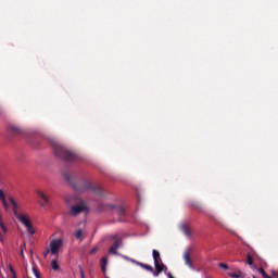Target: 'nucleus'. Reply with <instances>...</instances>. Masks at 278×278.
Wrapping results in <instances>:
<instances>
[{"label": "nucleus", "mask_w": 278, "mask_h": 278, "mask_svg": "<svg viewBox=\"0 0 278 278\" xmlns=\"http://www.w3.org/2000/svg\"><path fill=\"white\" fill-rule=\"evenodd\" d=\"M0 227L2 228V231H3L4 233L8 232V229H7V227L4 226V224H3V220H2L1 215H0Z\"/></svg>", "instance_id": "nucleus-21"}, {"label": "nucleus", "mask_w": 278, "mask_h": 278, "mask_svg": "<svg viewBox=\"0 0 278 278\" xmlns=\"http://www.w3.org/2000/svg\"><path fill=\"white\" fill-rule=\"evenodd\" d=\"M74 236H75L76 239H80L81 236H83V230H81V229L77 230V231L74 233Z\"/></svg>", "instance_id": "nucleus-23"}, {"label": "nucleus", "mask_w": 278, "mask_h": 278, "mask_svg": "<svg viewBox=\"0 0 278 278\" xmlns=\"http://www.w3.org/2000/svg\"><path fill=\"white\" fill-rule=\"evenodd\" d=\"M33 271L36 278H41L40 271L36 267H33Z\"/></svg>", "instance_id": "nucleus-24"}, {"label": "nucleus", "mask_w": 278, "mask_h": 278, "mask_svg": "<svg viewBox=\"0 0 278 278\" xmlns=\"http://www.w3.org/2000/svg\"><path fill=\"white\" fill-rule=\"evenodd\" d=\"M20 222L26 227L27 233L29 236H34L36 233L35 229L33 228L31 222L29 220L28 216H20Z\"/></svg>", "instance_id": "nucleus-6"}, {"label": "nucleus", "mask_w": 278, "mask_h": 278, "mask_svg": "<svg viewBox=\"0 0 278 278\" xmlns=\"http://www.w3.org/2000/svg\"><path fill=\"white\" fill-rule=\"evenodd\" d=\"M123 247V240L122 239H117L113 245L109 249V254L111 255H121L118 252H117V249L118 248H122Z\"/></svg>", "instance_id": "nucleus-8"}, {"label": "nucleus", "mask_w": 278, "mask_h": 278, "mask_svg": "<svg viewBox=\"0 0 278 278\" xmlns=\"http://www.w3.org/2000/svg\"><path fill=\"white\" fill-rule=\"evenodd\" d=\"M275 275H276V273L275 271H273V276L275 277Z\"/></svg>", "instance_id": "nucleus-36"}, {"label": "nucleus", "mask_w": 278, "mask_h": 278, "mask_svg": "<svg viewBox=\"0 0 278 278\" xmlns=\"http://www.w3.org/2000/svg\"><path fill=\"white\" fill-rule=\"evenodd\" d=\"M51 266H52L53 271L60 270V265H59L58 261H52Z\"/></svg>", "instance_id": "nucleus-18"}, {"label": "nucleus", "mask_w": 278, "mask_h": 278, "mask_svg": "<svg viewBox=\"0 0 278 278\" xmlns=\"http://www.w3.org/2000/svg\"><path fill=\"white\" fill-rule=\"evenodd\" d=\"M253 278H256V277H253Z\"/></svg>", "instance_id": "nucleus-39"}, {"label": "nucleus", "mask_w": 278, "mask_h": 278, "mask_svg": "<svg viewBox=\"0 0 278 278\" xmlns=\"http://www.w3.org/2000/svg\"><path fill=\"white\" fill-rule=\"evenodd\" d=\"M253 257H252V255L251 254H248V261H247V263L250 265V266H252L253 265Z\"/></svg>", "instance_id": "nucleus-25"}, {"label": "nucleus", "mask_w": 278, "mask_h": 278, "mask_svg": "<svg viewBox=\"0 0 278 278\" xmlns=\"http://www.w3.org/2000/svg\"><path fill=\"white\" fill-rule=\"evenodd\" d=\"M108 256H102V265L106 266L108 265Z\"/></svg>", "instance_id": "nucleus-26"}, {"label": "nucleus", "mask_w": 278, "mask_h": 278, "mask_svg": "<svg viewBox=\"0 0 278 278\" xmlns=\"http://www.w3.org/2000/svg\"><path fill=\"white\" fill-rule=\"evenodd\" d=\"M0 200L2 201V205L5 210H9V204L8 201L5 199V194L4 192L0 189Z\"/></svg>", "instance_id": "nucleus-14"}, {"label": "nucleus", "mask_w": 278, "mask_h": 278, "mask_svg": "<svg viewBox=\"0 0 278 278\" xmlns=\"http://www.w3.org/2000/svg\"><path fill=\"white\" fill-rule=\"evenodd\" d=\"M63 177L77 192L92 191L97 197H104L102 187L93 185L90 180L79 179L75 181L68 173H64Z\"/></svg>", "instance_id": "nucleus-1"}, {"label": "nucleus", "mask_w": 278, "mask_h": 278, "mask_svg": "<svg viewBox=\"0 0 278 278\" xmlns=\"http://www.w3.org/2000/svg\"><path fill=\"white\" fill-rule=\"evenodd\" d=\"M242 278H244V274L242 275Z\"/></svg>", "instance_id": "nucleus-37"}, {"label": "nucleus", "mask_w": 278, "mask_h": 278, "mask_svg": "<svg viewBox=\"0 0 278 278\" xmlns=\"http://www.w3.org/2000/svg\"><path fill=\"white\" fill-rule=\"evenodd\" d=\"M25 248H26V243H24V244H22V245L20 247V255H21L22 258L25 257V253H24V249H25Z\"/></svg>", "instance_id": "nucleus-20"}, {"label": "nucleus", "mask_w": 278, "mask_h": 278, "mask_svg": "<svg viewBox=\"0 0 278 278\" xmlns=\"http://www.w3.org/2000/svg\"><path fill=\"white\" fill-rule=\"evenodd\" d=\"M168 278H175L170 271L167 273Z\"/></svg>", "instance_id": "nucleus-33"}, {"label": "nucleus", "mask_w": 278, "mask_h": 278, "mask_svg": "<svg viewBox=\"0 0 278 278\" xmlns=\"http://www.w3.org/2000/svg\"><path fill=\"white\" fill-rule=\"evenodd\" d=\"M97 251H98V248L96 247V248H93V249L90 251V254H91V255H94Z\"/></svg>", "instance_id": "nucleus-29"}, {"label": "nucleus", "mask_w": 278, "mask_h": 278, "mask_svg": "<svg viewBox=\"0 0 278 278\" xmlns=\"http://www.w3.org/2000/svg\"><path fill=\"white\" fill-rule=\"evenodd\" d=\"M36 194H37L38 199L40 200L39 204L41 207H46L47 205H49L50 198L45 192H42L40 190H36Z\"/></svg>", "instance_id": "nucleus-7"}, {"label": "nucleus", "mask_w": 278, "mask_h": 278, "mask_svg": "<svg viewBox=\"0 0 278 278\" xmlns=\"http://www.w3.org/2000/svg\"><path fill=\"white\" fill-rule=\"evenodd\" d=\"M89 206L86 204V201L81 199L76 200V204H72L67 211L70 217L76 218L79 214H88Z\"/></svg>", "instance_id": "nucleus-3"}, {"label": "nucleus", "mask_w": 278, "mask_h": 278, "mask_svg": "<svg viewBox=\"0 0 278 278\" xmlns=\"http://www.w3.org/2000/svg\"><path fill=\"white\" fill-rule=\"evenodd\" d=\"M154 268H155V271H157V274H162L163 271H167L168 269L166 265L160 262L157 264H154Z\"/></svg>", "instance_id": "nucleus-12"}, {"label": "nucleus", "mask_w": 278, "mask_h": 278, "mask_svg": "<svg viewBox=\"0 0 278 278\" xmlns=\"http://www.w3.org/2000/svg\"><path fill=\"white\" fill-rule=\"evenodd\" d=\"M152 256H153L154 264H157L162 261L161 255H160V251H157V250L152 251Z\"/></svg>", "instance_id": "nucleus-15"}, {"label": "nucleus", "mask_w": 278, "mask_h": 278, "mask_svg": "<svg viewBox=\"0 0 278 278\" xmlns=\"http://www.w3.org/2000/svg\"><path fill=\"white\" fill-rule=\"evenodd\" d=\"M122 258H124L127 262H131L132 264L137 265L138 261L130 258V256H127L125 254H119Z\"/></svg>", "instance_id": "nucleus-17"}, {"label": "nucleus", "mask_w": 278, "mask_h": 278, "mask_svg": "<svg viewBox=\"0 0 278 278\" xmlns=\"http://www.w3.org/2000/svg\"><path fill=\"white\" fill-rule=\"evenodd\" d=\"M182 260H185V264L188 266V268L193 269L191 252L189 250L185 251L182 254Z\"/></svg>", "instance_id": "nucleus-9"}, {"label": "nucleus", "mask_w": 278, "mask_h": 278, "mask_svg": "<svg viewBox=\"0 0 278 278\" xmlns=\"http://www.w3.org/2000/svg\"><path fill=\"white\" fill-rule=\"evenodd\" d=\"M9 201H10L11 204L13 205V214L15 215V217L17 218V220H20V217H21V216H25V215L17 213L18 204L16 203V201H15L13 198H9Z\"/></svg>", "instance_id": "nucleus-11"}, {"label": "nucleus", "mask_w": 278, "mask_h": 278, "mask_svg": "<svg viewBox=\"0 0 278 278\" xmlns=\"http://www.w3.org/2000/svg\"><path fill=\"white\" fill-rule=\"evenodd\" d=\"M151 274H153L154 277H159L160 276L159 270H153V271H151Z\"/></svg>", "instance_id": "nucleus-28"}, {"label": "nucleus", "mask_w": 278, "mask_h": 278, "mask_svg": "<svg viewBox=\"0 0 278 278\" xmlns=\"http://www.w3.org/2000/svg\"><path fill=\"white\" fill-rule=\"evenodd\" d=\"M2 239H3V236H2V233L0 232V241H2Z\"/></svg>", "instance_id": "nucleus-35"}, {"label": "nucleus", "mask_w": 278, "mask_h": 278, "mask_svg": "<svg viewBox=\"0 0 278 278\" xmlns=\"http://www.w3.org/2000/svg\"><path fill=\"white\" fill-rule=\"evenodd\" d=\"M105 278H109V277H105Z\"/></svg>", "instance_id": "nucleus-38"}, {"label": "nucleus", "mask_w": 278, "mask_h": 278, "mask_svg": "<svg viewBox=\"0 0 278 278\" xmlns=\"http://www.w3.org/2000/svg\"><path fill=\"white\" fill-rule=\"evenodd\" d=\"M102 273H106V265H101Z\"/></svg>", "instance_id": "nucleus-30"}, {"label": "nucleus", "mask_w": 278, "mask_h": 278, "mask_svg": "<svg viewBox=\"0 0 278 278\" xmlns=\"http://www.w3.org/2000/svg\"><path fill=\"white\" fill-rule=\"evenodd\" d=\"M136 265L140 266V268H142V269H144L149 273H154V268L151 265H148V264H144V263H141V262H137Z\"/></svg>", "instance_id": "nucleus-13"}, {"label": "nucleus", "mask_w": 278, "mask_h": 278, "mask_svg": "<svg viewBox=\"0 0 278 278\" xmlns=\"http://www.w3.org/2000/svg\"><path fill=\"white\" fill-rule=\"evenodd\" d=\"M258 274H261L263 278H273L268 276V274L263 268H258Z\"/></svg>", "instance_id": "nucleus-19"}, {"label": "nucleus", "mask_w": 278, "mask_h": 278, "mask_svg": "<svg viewBox=\"0 0 278 278\" xmlns=\"http://www.w3.org/2000/svg\"><path fill=\"white\" fill-rule=\"evenodd\" d=\"M53 152L55 156L63 160L66 163H75L77 160H79L78 155L73 152L72 150H68L60 144L53 146Z\"/></svg>", "instance_id": "nucleus-2"}, {"label": "nucleus", "mask_w": 278, "mask_h": 278, "mask_svg": "<svg viewBox=\"0 0 278 278\" xmlns=\"http://www.w3.org/2000/svg\"><path fill=\"white\" fill-rule=\"evenodd\" d=\"M48 254H49V250L43 254V256L47 258Z\"/></svg>", "instance_id": "nucleus-34"}, {"label": "nucleus", "mask_w": 278, "mask_h": 278, "mask_svg": "<svg viewBox=\"0 0 278 278\" xmlns=\"http://www.w3.org/2000/svg\"><path fill=\"white\" fill-rule=\"evenodd\" d=\"M11 273L13 274V278H16V274H15V270L11 267Z\"/></svg>", "instance_id": "nucleus-32"}, {"label": "nucleus", "mask_w": 278, "mask_h": 278, "mask_svg": "<svg viewBox=\"0 0 278 278\" xmlns=\"http://www.w3.org/2000/svg\"><path fill=\"white\" fill-rule=\"evenodd\" d=\"M62 243L61 238L53 239L52 242H50V253H52V255L59 254Z\"/></svg>", "instance_id": "nucleus-5"}, {"label": "nucleus", "mask_w": 278, "mask_h": 278, "mask_svg": "<svg viewBox=\"0 0 278 278\" xmlns=\"http://www.w3.org/2000/svg\"><path fill=\"white\" fill-rule=\"evenodd\" d=\"M180 230L187 238H192V229L188 224L180 225Z\"/></svg>", "instance_id": "nucleus-10"}, {"label": "nucleus", "mask_w": 278, "mask_h": 278, "mask_svg": "<svg viewBox=\"0 0 278 278\" xmlns=\"http://www.w3.org/2000/svg\"><path fill=\"white\" fill-rule=\"evenodd\" d=\"M231 278H242V270H238V271H235V273H229L228 274Z\"/></svg>", "instance_id": "nucleus-16"}, {"label": "nucleus", "mask_w": 278, "mask_h": 278, "mask_svg": "<svg viewBox=\"0 0 278 278\" xmlns=\"http://www.w3.org/2000/svg\"><path fill=\"white\" fill-rule=\"evenodd\" d=\"M100 208H102V211H108V210H112L115 211V214H117L118 216V222L119 223H125L126 222V210L124 207H115L114 204H100Z\"/></svg>", "instance_id": "nucleus-4"}, {"label": "nucleus", "mask_w": 278, "mask_h": 278, "mask_svg": "<svg viewBox=\"0 0 278 278\" xmlns=\"http://www.w3.org/2000/svg\"><path fill=\"white\" fill-rule=\"evenodd\" d=\"M10 132H11V134H18V132H20V129H18L17 127L11 126V127H10Z\"/></svg>", "instance_id": "nucleus-22"}, {"label": "nucleus", "mask_w": 278, "mask_h": 278, "mask_svg": "<svg viewBox=\"0 0 278 278\" xmlns=\"http://www.w3.org/2000/svg\"><path fill=\"white\" fill-rule=\"evenodd\" d=\"M80 275H81V278H86L85 273L81 267H80Z\"/></svg>", "instance_id": "nucleus-31"}, {"label": "nucleus", "mask_w": 278, "mask_h": 278, "mask_svg": "<svg viewBox=\"0 0 278 278\" xmlns=\"http://www.w3.org/2000/svg\"><path fill=\"white\" fill-rule=\"evenodd\" d=\"M219 268L224 269V270H227L228 269V266L227 264H224V263H220L218 264Z\"/></svg>", "instance_id": "nucleus-27"}]
</instances>
